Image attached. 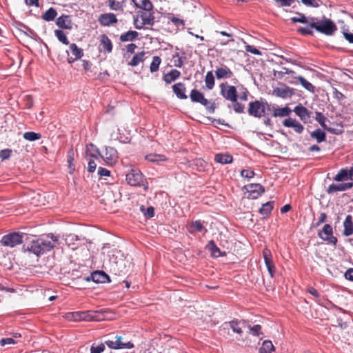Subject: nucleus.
<instances>
[{"mask_svg": "<svg viewBox=\"0 0 353 353\" xmlns=\"http://www.w3.org/2000/svg\"><path fill=\"white\" fill-rule=\"evenodd\" d=\"M53 247L54 245L49 240L34 235L26 234L23 249L24 252H28L39 256L50 251Z\"/></svg>", "mask_w": 353, "mask_h": 353, "instance_id": "1", "label": "nucleus"}, {"mask_svg": "<svg viewBox=\"0 0 353 353\" xmlns=\"http://www.w3.org/2000/svg\"><path fill=\"white\" fill-rule=\"evenodd\" d=\"M127 263L128 261L120 251H113L110 256L108 268L115 276H125L128 272Z\"/></svg>", "mask_w": 353, "mask_h": 353, "instance_id": "2", "label": "nucleus"}, {"mask_svg": "<svg viewBox=\"0 0 353 353\" xmlns=\"http://www.w3.org/2000/svg\"><path fill=\"white\" fill-rule=\"evenodd\" d=\"M270 111H271L270 105L265 100H255L249 103L248 113L252 117L261 118Z\"/></svg>", "mask_w": 353, "mask_h": 353, "instance_id": "3", "label": "nucleus"}, {"mask_svg": "<svg viewBox=\"0 0 353 353\" xmlns=\"http://www.w3.org/2000/svg\"><path fill=\"white\" fill-rule=\"evenodd\" d=\"M310 27L325 35H332L337 30L335 23L330 19H325L318 22L314 18L310 19Z\"/></svg>", "mask_w": 353, "mask_h": 353, "instance_id": "4", "label": "nucleus"}, {"mask_svg": "<svg viewBox=\"0 0 353 353\" xmlns=\"http://www.w3.org/2000/svg\"><path fill=\"white\" fill-rule=\"evenodd\" d=\"M125 180L127 183L131 186H143L144 190L148 189L146 179L137 169H131V170L126 174Z\"/></svg>", "mask_w": 353, "mask_h": 353, "instance_id": "5", "label": "nucleus"}, {"mask_svg": "<svg viewBox=\"0 0 353 353\" xmlns=\"http://www.w3.org/2000/svg\"><path fill=\"white\" fill-rule=\"evenodd\" d=\"M190 99L192 102L199 103L203 105L210 113H213L216 108L214 103H211L206 99L202 92L198 90L193 89L190 92Z\"/></svg>", "mask_w": 353, "mask_h": 353, "instance_id": "6", "label": "nucleus"}, {"mask_svg": "<svg viewBox=\"0 0 353 353\" xmlns=\"http://www.w3.org/2000/svg\"><path fill=\"white\" fill-rule=\"evenodd\" d=\"M105 343L110 349H132L134 347L130 341H124L121 336H115L113 339L105 341Z\"/></svg>", "mask_w": 353, "mask_h": 353, "instance_id": "7", "label": "nucleus"}, {"mask_svg": "<svg viewBox=\"0 0 353 353\" xmlns=\"http://www.w3.org/2000/svg\"><path fill=\"white\" fill-rule=\"evenodd\" d=\"M221 95L228 101L236 102L238 99L237 90L235 86L228 83H221L219 85Z\"/></svg>", "mask_w": 353, "mask_h": 353, "instance_id": "8", "label": "nucleus"}, {"mask_svg": "<svg viewBox=\"0 0 353 353\" xmlns=\"http://www.w3.org/2000/svg\"><path fill=\"white\" fill-rule=\"evenodd\" d=\"M23 239L24 236L19 232H12L4 235L1 240V243L4 246L13 248L23 242L24 243Z\"/></svg>", "mask_w": 353, "mask_h": 353, "instance_id": "9", "label": "nucleus"}, {"mask_svg": "<svg viewBox=\"0 0 353 353\" xmlns=\"http://www.w3.org/2000/svg\"><path fill=\"white\" fill-rule=\"evenodd\" d=\"M246 327L245 321H238L236 319L232 320L230 322H225L222 325V330L225 333L229 334V330H232L233 332L241 335L243 333V328Z\"/></svg>", "mask_w": 353, "mask_h": 353, "instance_id": "10", "label": "nucleus"}, {"mask_svg": "<svg viewBox=\"0 0 353 353\" xmlns=\"http://www.w3.org/2000/svg\"><path fill=\"white\" fill-rule=\"evenodd\" d=\"M97 152L105 163L109 165H114L119 158L117 151L112 147H105L103 154H100L98 150Z\"/></svg>", "mask_w": 353, "mask_h": 353, "instance_id": "11", "label": "nucleus"}, {"mask_svg": "<svg viewBox=\"0 0 353 353\" xmlns=\"http://www.w3.org/2000/svg\"><path fill=\"white\" fill-rule=\"evenodd\" d=\"M100 313L96 311H79L74 312V321H100L102 319Z\"/></svg>", "mask_w": 353, "mask_h": 353, "instance_id": "12", "label": "nucleus"}, {"mask_svg": "<svg viewBox=\"0 0 353 353\" xmlns=\"http://www.w3.org/2000/svg\"><path fill=\"white\" fill-rule=\"evenodd\" d=\"M319 236L323 241L336 245L337 243V238L333 236V229L331 225L325 224L323 229L319 232Z\"/></svg>", "mask_w": 353, "mask_h": 353, "instance_id": "13", "label": "nucleus"}, {"mask_svg": "<svg viewBox=\"0 0 353 353\" xmlns=\"http://www.w3.org/2000/svg\"><path fill=\"white\" fill-rule=\"evenodd\" d=\"M244 188L248 194V198L251 199L259 198L265 192L264 187L260 183H250Z\"/></svg>", "mask_w": 353, "mask_h": 353, "instance_id": "14", "label": "nucleus"}, {"mask_svg": "<svg viewBox=\"0 0 353 353\" xmlns=\"http://www.w3.org/2000/svg\"><path fill=\"white\" fill-rule=\"evenodd\" d=\"M70 52L67 51L68 62L72 63L75 61L80 59L83 56V51L79 48L76 43H71L69 46Z\"/></svg>", "mask_w": 353, "mask_h": 353, "instance_id": "15", "label": "nucleus"}, {"mask_svg": "<svg viewBox=\"0 0 353 353\" xmlns=\"http://www.w3.org/2000/svg\"><path fill=\"white\" fill-rule=\"evenodd\" d=\"M263 256L270 276L271 278H273L275 273V265L273 262L272 254L270 250L267 248H264L263 250Z\"/></svg>", "mask_w": 353, "mask_h": 353, "instance_id": "16", "label": "nucleus"}, {"mask_svg": "<svg viewBox=\"0 0 353 353\" xmlns=\"http://www.w3.org/2000/svg\"><path fill=\"white\" fill-rule=\"evenodd\" d=\"M294 94L293 88L287 86L285 84H281L280 86L273 90V94L285 99L292 97Z\"/></svg>", "mask_w": 353, "mask_h": 353, "instance_id": "17", "label": "nucleus"}, {"mask_svg": "<svg viewBox=\"0 0 353 353\" xmlns=\"http://www.w3.org/2000/svg\"><path fill=\"white\" fill-rule=\"evenodd\" d=\"M352 187L353 182H347L339 184L332 183L326 189V192L328 194H332L336 192L346 191L349 189H351Z\"/></svg>", "mask_w": 353, "mask_h": 353, "instance_id": "18", "label": "nucleus"}, {"mask_svg": "<svg viewBox=\"0 0 353 353\" xmlns=\"http://www.w3.org/2000/svg\"><path fill=\"white\" fill-rule=\"evenodd\" d=\"M98 21L103 26H110L118 22V19L114 13L101 14L98 17Z\"/></svg>", "mask_w": 353, "mask_h": 353, "instance_id": "19", "label": "nucleus"}, {"mask_svg": "<svg viewBox=\"0 0 353 353\" xmlns=\"http://www.w3.org/2000/svg\"><path fill=\"white\" fill-rule=\"evenodd\" d=\"M293 111L304 123L310 120L312 112L301 104L296 105Z\"/></svg>", "mask_w": 353, "mask_h": 353, "instance_id": "20", "label": "nucleus"}, {"mask_svg": "<svg viewBox=\"0 0 353 353\" xmlns=\"http://www.w3.org/2000/svg\"><path fill=\"white\" fill-rule=\"evenodd\" d=\"M282 123L285 127L292 128L299 134L302 133L304 130L303 125L295 119H286L283 121Z\"/></svg>", "mask_w": 353, "mask_h": 353, "instance_id": "21", "label": "nucleus"}, {"mask_svg": "<svg viewBox=\"0 0 353 353\" xmlns=\"http://www.w3.org/2000/svg\"><path fill=\"white\" fill-rule=\"evenodd\" d=\"M203 223L204 221H201L200 220L191 221L188 225V230L189 233L193 234L196 232H202L203 230H205V232H207L208 230L205 228Z\"/></svg>", "mask_w": 353, "mask_h": 353, "instance_id": "22", "label": "nucleus"}, {"mask_svg": "<svg viewBox=\"0 0 353 353\" xmlns=\"http://www.w3.org/2000/svg\"><path fill=\"white\" fill-rule=\"evenodd\" d=\"M214 72L216 77L218 79H230L232 78L234 75L232 70L226 65L217 68Z\"/></svg>", "mask_w": 353, "mask_h": 353, "instance_id": "23", "label": "nucleus"}, {"mask_svg": "<svg viewBox=\"0 0 353 353\" xmlns=\"http://www.w3.org/2000/svg\"><path fill=\"white\" fill-rule=\"evenodd\" d=\"M343 235L345 236H349L353 234V218L352 216L348 214L346 216L343 223Z\"/></svg>", "mask_w": 353, "mask_h": 353, "instance_id": "24", "label": "nucleus"}, {"mask_svg": "<svg viewBox=\"0 0 353 353\" xmlns=\"http://www.w3.org/2000/svg\"><path fill=\"white\" fill-rule=\"evenodd\" d=\"M172 91L177 98L180 99H186L188 96L185 94L186 88L185 83L179 82L172 85Z\"/></svg>", "mask_w": 353, "mask_h": 353, "instance_id": "25", "label": "nucleus"}, {"mask_svg": "<svg viewBox=\"0 0 353 353\" xmlns=\"http://www.w3.org/2000/svg\"><path fill=\"white\" fill-rule=\"evenodd\" d=\"M99 47L101 51L103 50L108 53H110L112 51V43L108 37L105 34H101L100 37Z\"/></svg>", "mask_w": 353, "mask_h": 353, "instance_id": "26", "label": "nucleus"}, {"mask_svg": "<svg viewBox=\"0 0 353 353\" xmlns=\"http://www.w3.org/2000/svg\"><path fill=\"white\" fill-rule=\"evenodd\" d=\"M129 0H108V5L110 10L123 11Z\"/></svg>", "mask_w": 353, "mask_h": 353, "instance_id": "27", "label": "nucleus"}, {"mask_svg": "<svg viewBox=\"0 0 353 353\" xmlns=\"http://www.w3.org/2000/svg\"><path fill=\"white\" fill-rule=\"evenodd\" d=\"M92 280L97 283H105L110 281L108 274L103 271H95L91 274Z\"/></svg>", "mask_w": 353, "mask_h": 353, "instance_id": "28", "label": "nucleus"}, {"mask_svg": "<svg viewBox=\"0 0 353 353\" xmlns=\"http://www.w3.org/2000/svg\"><path fill=\"white\" fill-rule=\"evenodd\" d=\"M56 23L59 28L62 29H72L71 20L70 19V17L68 15H62L59 17L57 19Z\"/></svg>", "mask_w": 353, "mask_h": 353, "instance_id": "29", "label": "nucleus"}, {"mask_svg": "<svg viewBox=\"0 0 353 353\" xmlns=\"http://www.w3.org/2000/svg\"><path fill=\"white\" fill-rule=\"evenodd\" d=\"M181 76L180 71L172 69L169 72L165 74L163 76V80L168 84L171 83L172 82L174 81L177 79H179Z\"/></svg>", "mask_w": 353, "mask_h": 353, "instance_id": "30", "label": "nucleus"}, {"mask_svg": "<svg viewBox=\"0 0 353 353\" xmlns=\"http://www.w3.org/2000/svg\"><path fill=\"white\" fill-rule=\"evenodd\" d=\"M140 17L142 21V24L145 25H153L154 17L149 12V10H145L141 12Z\"/></svg>", "mask_w": 353, "mask_h": 353, "instance_id": "31", "label": "nucleus"}, {"mask_svg": "<svg viewBox=\"0 0 353 353\" xmlns=\"http://www.w3.org/2000/svg\"><path fill=\"white\" fill-rule=\"evenodd\" d=\"M145 160L153 163H160L167 161V157L163 154H149L145 157Z\"/></svg>", "mask_w": 353, "mask_h": 353, "instance_id": "32", "label": "nucleus"}, {"mask_svg": "<svg viewBox=\"0 0 353 353\" xmlns=\"http://www.w3.org/2000/svg\"><path fill=\"white\" fill-rule=\"evenodd\" d=\"M86 157H88V171L89 172H94L97 168V163L96 160L99 159V157L97 155L89 154L88 150H86Z\"/></svg>", "mask_w": 353, "mask_h": 353, "instance_id": "33", "label": "nucleus"}, {"mask_svg": "<svg viewBox=\"0 0 353 353\" xmlns=\"http://www.w3.org/2000/svg\"><path fill=\"white\" fill-rule=\"evenodd\" d=\"M272 111V116L274 117H287L289 116L292 112V110L288 106H285L284 108H273Z\"/></svg>", "mask_w": 353, "mask_h": 353, "instance_id": "34", "label": "nucleus"}, {"mask_svg": "<svg viewBox=\"0 0 353 353\" xmlns=\"http://www.w3.org/2000/svg\"><path fill=\"white\" fill-rule=\"evenodd\" d=\"M214 161L221 164L231 163L233 161V157L229 154L219 153L214 157Z\"/></svg>", "mask_w": 353, "mask_h": 353, "instance_id": "35", "label": "nucleus"}, {"mask_svg": "<svg viewBox=\"0 0 353 353\" xmlns=\"http://www.w3.org/2000/svg\"><path fill=\"white\" fill-rule=\"evenodd\" d=\"M139 33L137 31L129 30L121 34L119 39L122 42L132 41L137 38Z\"/></svg>", "mask_w": 353, "mask_h": 353, "instance_id": "36", "label": "nucleus"}, {"mask_svg": "<svg viewBox=\"0 0 353 353\" xmlns=\"http://www.w3.org/2000/svg\"><path fill=\"white\" fill-rule=\"evenodd\" d=\"M315 120L319 123V124L321 125V127L327 130L330 132L335 133V131L334 129L328 128L325 124V120L326 117L324 116V114L321 112H316V117Z\"/></svg>", "mask_w": 353, "mask_h": 353, "instance_id": "37", "label": "nucleus"}, {"mask_svg": "<svg viewBox=\"0 0 353 353\" xmlns=\"http://www.w3.org/2000/svg\"><path fill=\"white\" fill-rule=\"evenodd\" d=\"M294 79L307 91L314 92L315 87L304 77L301 76L295 77Z\"/></svg>", "mask_w": 353, "mask_h": 353, "instance_id": "38", "label": "nucleus"}, {"mask_svg": "<svg viewBox=\"0 0 353 353\" xmlns=\"http://www.w3.org/2000/svg\"><path fill=\"white\" fill-rule=\"evenodd\" d=\"M273 208L274 202L268 201L262 205L261 208L259 209V212L261 215L268 216L270 214Z\"/></svg>", "mask_w": 353, "mask_h": 353, "instance_id": "39", "label": "nucleus"}, {"mask_svg": "<svg viewBox=\"0 0 353 353\" xmlns=\"http://www.w3.org/2000/svg\"><path fill=\"white\" fill-rule=\"evenodd\" d=\"M145 54V52L144 51L137 53L132 57L131 61L128 63V65L133 66V67L138 65L140 63L143 62Z\"/></svg>", "mask_w": 353, "mask_h": 353, "instance_id": "40", "label": "nucleus"}, {"mask_svg": "<svg viewBox=\"0 0 353 353\" xmlns=\"http://www.w3.org/2000/svg\"><path fill=\"white\" fill-rule=\"evenodd\" d=\"M57 15V10L53 8H50L44 13H43L41 18L46 21H53Z\"/></svg>", "mask_w": 353, "mask_h": 353, "instance_id": "41", "label": "nucleus"}, {"mask_svg": "<svg viewBox=\"0 0 353 353\" xmlns=\"http://www.w3.org/2000/svg\"><path fill=\"white\" fill-rule=\"evenodd\" d=\"M137 8H142L145 10H150L152 5L148 0H131Z\"/></svg>", "mask_w": 353, "mask_h": 353, "instance_id": "42", "label": "nucleus"}, {"mask_svg": "<svg viewBox=\"0 0 353 353\" xmlns=\"http://www.w3.org/2000/svg\"><path fill=\"white\" fill-rule=\"evenodd\" d=\"M311 137L315 139L318 143L325 141L326 139L325 133L321 129H317L310 134Z\"/></svg>", "mask_w": 353, "mask_h": 353, "instance_id": "43", "label": "nucleus"}, {"mask_svg": "<svg viewBox=\"0 0 353 353\" xmlns=\"http://www.w3.org/2000/svg\"><path fill=\"white\" fill-rule=\"evenodd\" d=\"M349 171L347 169H341L334 177V180L336 181H344L350 179Z\"/></svg>", "mask_w": 353, "mask_h": 353, "instance_id": "44", "label": "nucleus"}, {"mask_svg": "<svg viewBox=\"0 0 353 353\" xmlns=\"http://www.w3.org/2000/svg\"><path fill=\"white\" fill-rule=\"evenodd\" d=\"M205 86L208 90H212L215 84L214 77L212 71H208L205 77Z\"/></svg>", "mask_w": 353, "mask_h": 353, "instance_id": "45", "label": "nucleus"}, {"mask_svg": "<svg viewBox=\"0 0 353 353\" xmlns=\"http://www.w3.org/2000/svg\"><path fill=\"white\" fill-rule=\"evenodd\" d=\"M274 351V347L270 341H265L259 350L260 353H272Z\"/></svg>", "mask_w": 353, "mask_h": 353, "instance_id": "46", "label": "nucleus"}, {"mask_svg": "<svg viewBox=\"0 0 353 353\" xmlns=\"http://www.w3.org/2000/svg\"><path fill=\"white\" fill-rule=\"evenodd\" d=\"M207 247L209 250H210L213 256L218 257L220 256H223V254H221L220 249L216 246L214 241H209Z\"/></svg>", "mask_w": 353, "mask_h": 353, "instance_id": "47", "label": "nucleus"}, {"mask_svg": "<svg viewBox=\"0 0 353 353\" xmlns=\"http://www.w3.org/2000/svg\"><path fill=\"white\" fill-rule=\"evenodd\" d=\"M161 63V59L158 56H154L152 58V63L150 65V70L151 72H154L159 70V65Z\"/></svg>", "mask_w": 353, "mask_h": 353, "instance_id": "48", "label": "nucleus"}, {"mask_svg": "<svg viewBox=\"0 0 353 353\" xmlns=\"http://www.w3.org/2000/svg\"><path fill=\"white\" fill-rule=\"evenodd\" d=\"M23 137L27 141H34L40 139L41 134L34 132H26L23 134Z\"/></svg>", "mask_w": 353, "mask_h": 353, "instance_id": "49", "label": "nucleus"}, {"mask_svg": "<svg viewBox=\"0 0 353 353\" xmlns=\"http://www.w3.org/2000/svg\"><path fill=\"white\" fill-rule=\"evenodd\" d=\"M54 34L60 42H61L65 45L69 44V41L63 30H54Z\"/></svg>", "mask_w": 353, "mask_h": 353, "instance_id": "50", "label": "nucleus"}, {"mask_svg": "<svg viewBox=\"0 0 353 353\" xmlns=\"http://www.w3.org/2000/svg\"><path fill=\"white\" fill-rule=\"evenodd\" d=\"M74 152H73V150L71 149L68 151V163L69 164V168L70 170V172H72L74 169H75V166H74V164L73 163V161H74Z\"/></svg>", "mask_w": 353, "mask_h": 353, "instance_id": "51", "label": "nucleus"}, {"mask_svg": "<svg viewBox=\"0 0 353 353\" xmlns=\"http://www.w3.org/2000/svg\"><path fill=\"white\" fill-rule=\"evenodd\" d=\"M12 152V150L11 149L7 148V149H4V150H1L0 151V159H1V161H5V160L9 159Z\"/></svg>", "mask_w": 353, "mask_h": 353, "instance_id": "52", "label": "nucleus"}, {"mask_svg": "<svg viewBox=\"0 0 353 353\" xmlns=\"http://www.w3.org/2000/svg\"><path fill=\"white\" fill-rule=\"evenodd\" d=\"M254 172L250 169H243L241 172V176L245 179H252L254 176Z\"/></svg>", "mask_w": 353, "mask_h": 353, "instance_id": "53", "label": "nucleus"}, {"mask_svg": "<svg viewBox=\"0 0 353 353\" xmlns=\"http://www.w3.org/2000/svg\"><path fill=\"white\" fill-rule=\"evenodd\" d=\"M246 327L250 329V333L254 336H259L261 334V326L260 325H255L253 327L247 325Z\"/></svg>", "mask_w": 353, "mask_h": 353, "instance_id": "54", "label": "nucleus"}, {"mask_svg": "<svg viewBox=\"0 0 353 353\" xmlns=\"http://www.w3.org/2000/svg\"><path fill=\"white\" fill-rule=\"evenodd\" d=\"M174 65L177 68H181L183 65V61L179 53H176L172 57Z\"/></svg>", "mask_w": 353, "mask_h": 353, "instance_id": "55", "label": "nucleus"}, {"mask_svg": "<svg viewBox=\"0 0 353 353\" xmlns=\"http://www.w3.org/2000/svg\"><path fill=\"white\" fill-rule=\"evenodd\" d=\"M291 20L293 23H307L308 21L307 20L305 16L303 14H299V17H294L291 18Z\"/></svg>", "mask_w": 353, "mask_h": 353, "instance_id": "56", "label": "nucleus"}, {"mask_svg": "<svg viewBox=\"0 0 353 353\" xmlns=\"http://www.w3.org/2000/svg\"><path fill=\"white\" fill-rule=\"evenodd\" d=\"M141 210L143 212V214L149 218H152L154 216V209L153 207H148L145 211V207L141 205Z\"/></svg>", "mask_w": 353, "mask_h": 353, "instance_id": "57", "label": "nucleus"}, {"mask_svg": "<svg viewBox=\"0 0 353 353\" xmlns=\"http://www.w3.org/2000/svg\"><path fill=\"white\" fill-rule=\"evenodd\" d=\"M232 107L233 110L236 113H243L244 112L245 107L243 104L239 103L237 100H236V102H232Z\"/></svg>", "mask_w": 353, "mask_h": 353, "instance_id": "58", "label": "nucleus"}, {"mask_svg": "<svg viewBox=\"0 0 353 353\" xmlns=\"http://www.w3.org/2000/svg\"><path fill=\"white\" fill-rule=\"evenodd\" d=\"M105 350V345L101 343L97 346L92 345L90 348V353H102Z\"/></svg>", "mask_w": 353, "mask_h": 353, "instance_id": "59", "label": "nucleus"}, {"mask_svg": "<svg viewBox=\"0 0 353 353\" xmlns=\"http://www.w3.org/2000/svg\"><path fill=\"white\" fill-rule=\"evenodd\" d=\"M326 219H327V214L325 212H321L319 217L318 221L316 223H313L312 226L314 228L319 227L321 224L323 223L326 221Z\"/></svg>", "mask_w": 353, "mask_h": 353, "instance_id": "60", "label": "nucleus"}, {"mask_svg": "<svg viewBox=\"0 0 353 353\" xmlns=\"http://www.w3.org/2000/svg\"><path fill=\"white\" fill-rule=\"evenodd\" d=\"M170 20L171 22H172L177 28L180 26H183L185 25L184 21L181 19L172 17H170Z\"/></svg>", "mask_w": 353, "mask_h": 353, "instance_id": "61", "label": "nucleus"}, {"mask_svg": "<svg viewBox=\"0 0 353 353\" xmlns=\"http://www.w3.org/2000/svg\"><path fill=\"white\" fill-rule=\"evenodd\" d=\"M245 48L247 52H250L253 54H256V55L261 54V52L258 49H256V48H254L252 46L246 45Z\"/></svg>", "mask_w": 353, "mask_h": 353, "instance_id": "62", "label": "nucleus"}, {"mask_svg": "<svg viewBox=\"0 0 353 353\" xmlns=\"http://www.w3.org/2000/svg\"><path fill=\"white\" fill-rule=\"evenodd\" d=\"M333 97L338 101H341L345 98V95L342 92H339L336 88H334Z\"/></svg>", "mask_w": 353, "mask_h": 353, "instance_id": "63", "label": "nucleus"}, {"mask_svg": "<svg viewBox=\"0 0 353 353\" xmlns=\"http://www.w3.org/2000/svg\"><path fill=\"white\" fill-rule=\"evenodd\" d=\"M97 173L100 176H109L110 175V171L102 167L99 168Z\"/></svg>", "mask_w": 353, "mask_h": 353, "instance_id": "64", "label": "nucleus"}]
</instances>
